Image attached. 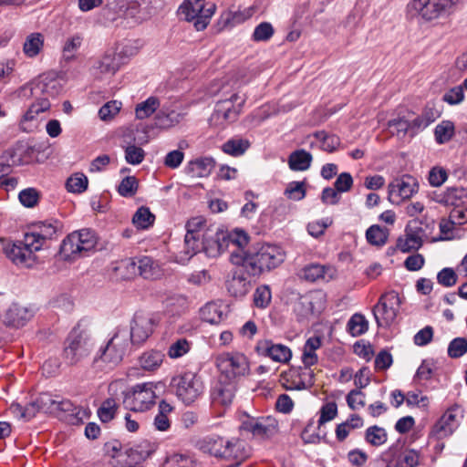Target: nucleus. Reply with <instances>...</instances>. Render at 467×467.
Segmentation results:
<instances>
[{
    "label": "nucleus",
    "instance_id": "obj_1",
    "mask_svg": "<svg viewBox=\"0 0 467 467\" xmlns=\"http://www.w3.org/2000/svg\"><path fill=\"white\" fill-rule=\"evenodd\" d=\"M285 259V251L280 246L274 244H263L253 253L236 254L233 252L230 256L234 265L243 266L253 276L275 269L284 263Z\"/></svg>",
    "mask_w": 467,
    "mask_h": 467
},
{
    "label": "nucleus",
    "instance_id": "obj_2",
    "mask_svg": "<svg viewBox=\"0 0 467 467\" xmlns=\"http://www.w3.org/2000/svg\"><path fill=\"white\" fill-rule=\"evenodd\" d=\"M128 346V331L118 328L107 344L97 351L92 360V368L97 371L113 369L121 362Z\"/></svg>",
    "mask_w": 467,
    "mask_h": 467
},
{
    "label": "nucleus",
    "instance_id": "obj_3",
    "mask_svg": "<svg viewBox=\"0 0 467 467\" xmlns=\"http://www.w3.org/2000/svg\"><path fill=\"white\" fill-rule=\"evenodd\" d=\"M98 237L90 229H81L69 234L62 242L59 254L64 260H73L83 253L95 249Z\"/></svg>",
    "mask_w": 467,
    "mask_h": 467
},
{
    "label": "nucleus",
    "instance_id": "obj_4",
    "mask_svg": "<svg viewBox=\"0 0 467 467\" xmlns=\"http://www.w3.org/2000/svg\"><path fill=\"white\" fill-rule=\"evenodd\" d=\"M92 349L90 336L84 330L74 328L65 340L62 357L67 364L75 366L89 356Z\"/></svg>",
    "mask_w": 467,
    "mask_h": 467
},
{
    "label": "nucleus",
    "instance_id": "obj_5",
    "mask_svg": "<svg viewBox=\"0 0 467 467\" xmlns=\"http://www.w3.org/2000/svg\"><path fill=\"white\" fill-rule=\"evenodd\" d=\"M216 5L205 0H185L179 7V13L188 22H192L197 31L207 27L214 15Z\"/></svg>",
    "mask_w": 467,
    "mask_h": 467
},
{
    "label": "nucleus",
    "instance_id": "obj_6",
    "mask_svg": "<svg viewBox=\"0 0 467 467\" xmlns=\"http://www.w3.org/2000/svg\"><path fill=\"white\" fill-rule=\"evenodd\" d=\"M215 364L221 372L220 377L235 380L249 374L250 366L245 355L240 352H224L218 355Z\"/></svg>",
    "mask_w": 467,
    "mask_h": 467
},
{
    "label": "nucleus",
    "instance_id": "obj_7",
    "mask_svg": "<svg viewBox=\"0 0 467 467\" xmlns=\"http://www.w3.org/2000/svg\"><path fill=\"white\" fill-rule=\"evenodd\" d=\"M457 1L411 0L407 5V14L410 18L421 17L426 21H431L444 15Z\"/></svg>",
    "mask_w": 467,
    "mask_h": 467
},
{
    "label": "nucleus",
    "instance_id": "obj_8",
    "mask_svg": "<svg viewBox=\"0 0 467 467\" xmlns=\"http://www.w3.org/2000/svg\"><path fill=\"white\" fill-rule=\"evenodd\" d=\"M171 386L179 400L186 405L193 403L203 392V384L194 372L187 371L171 379Z\"/></svg>",
    "mask_w": 467,
    "mask_h": 467
},
{
    "label": "nucleus",
    "instance_id": "obj_9",
    "mask_svg": "<svg viewBox=\"0 0 467 467\" xmlns=\"http://www.w3.org/2000/svg\"><path fill=\"white\" fill-rule=\"evenodd\" d=\"M152 382L137 384L124 394L125 407L133 411L149 410L155 402L156 394Z\"/></svg>",
    "mask_w": 467,
    "mask_h": 467
},
{
    "label": "nucleus",
    "instance_id": "obj_10",
    "mask_svg": "<svg viewBox=\"0 0 467 467\" xmlns=\"http://www.w3.org/2000/svg\"><path fill=\"white\" fill-rule=\"evenodd\" d=\"M401 300L395 291L383 294L373 307V315L379 327H389L396 319Z\"/></svg>",
    "mask_w": 467,
    "mask_h": 467
},
{
    "label": "nucleus",
    "instance_id": "obj_11",
    "mask_svg": "<svg viewBox=\"0 0 467 467\" xmlns=\"http://www.w3.org/2000/svg\"><path fill=\"white\" fill-rule=\"evenodd\" d=\"M244 103V99L240 98L237 93L233 94L229 99L218 101L210 118L211 123L224 126L235 121Z\"/></svg>",
    "mask_w": 467,
    "mask_h": 467
},
{
    "label": "nucleus",
    "instance_id": "obj_12",
    "mask_svg": "<svg viewBox=\"0 0 467 467\" xmlns=\"http://www.w3.org/2000/svg\"><path fill=\"white\" fill-rule=\"evenodd\" d=\"M157 322L151 314L142 311L136 312L131 322L129 343L140 346L152 335Z\"/></svg>",
    "mask_w": 467,
    "mask_h": 467
},
{
    "label": "nucleus",
    "instance_id": "obj_13",
    "mask_svg": "<svg viewBox=\"0 0 467 467\" xmlns=\"http://www.w3.org/2000/svg\"><path fill=\"white\" fill-rule=\"evenodd\" d=\"M389 200L399 204L402 201L410 199L419 190V184L413 176L403 175L396 178L389 184Z\"/></svg>",
    "mask_w": 467,
    "mask_h": 467
},
{
    "label": "nucleus",
    "instance_id": "obj_14",
    "mask_svg": "<svg viewBox=\"0 0 467 467\" xmlns=\"http://www.w3.org/2000/svg\"><path fill=\"white\" fill-rule=\"evenodd\" d=\"M313 371L302 368H290L280 375V383L288 390H302L313 384Z\"/></svg>",
    "mask_w": 467,
    "mask_h": 467
},
{
    "label": "nucleus",
    "instance_id": "obj_15",
    "mask_svg": "<svg viewBox=\"0 0 467 467\" xmlns=\"http://www.w3.org/2000/svg\"><path fill=\"white\" fill-rule=\"evenodd\" d=\"M241 428L251 432L254 437L268 439L277 432L278 422L272 416L249 418L243 421Z\"/></svg>",
    "mask_w": 467,
    "mask_h": 467
},
{
    "label": "nucleus",
    "instance_id": "obj_16",
    "mask_svg": "<svg viewBox=\"0 0 467 467\" xmlns=\"http://www.w3.org/2000/svg\"><path fill=\"white\" fill-rule=\"evenodd\" d=\"M255 351L259 356L279 363H288L292 358V350L289 347L281 343H275L271 339L259 340Z\"/></svg>",
    "mask_w": 467,
    "mask_h": 467
},
{
    "label": "nucleus",
    "instance_id": "obj_17",
    "mask_svg": "<svg viewBox=\"0 0 467 467\" xmlns=\"http://www.w3.org/2000/svg\"><path fill=\"white\" fill-rule=\"evenodd\" d=\"M187 233L184 237V253L189 257L201 252L204 222L201 218H192L187 224Z\"/></svg>",
    "mask_w": 467,
    "mask_h": 467
},
{
    "label": "nucleus",
    "instance_id": "obj_18",
    "mask_svg": "<svg viewBox=\"0 0 467 467\" xmlns=\"http://www.w3.org/2000/svg\"><path fill=\"white\" fill-rule=\"evenodd\" d=\"M225 249H227V244L223 237V231L203 229L201 252H203L208 257L215 258Z\"/></svg>",
    "mask_w": 467,
    "mask_h": 467
},
{
    "label": "nucleus",
    "instance_id": "obj_19",
    "mask_svg": "<svg viewBox=\"0 0 467 467\" xmlns=\"http://www.w3.org/2000/svg\"><path fill=\"white\" fill-rule=\"evenodd\" d=\"M30 89L34 98L47 99L49 101L61 93L62 86L57 79L43 75L31 83Z\"/></svg>",
    "mask_w": 467,
    "mask_h": 467
},
{
    "label": "nucleus",
    "instance_id": "obj_20",
    "mask_svg": "<svg viewBox=\"0 0 467 467\" xmlns=\"http://www.w3.org/2000/svg\"><path fill=\"white\" fill-rule=\"evenodd\" d=\"M34 317L32 307L12 303L3 316V323L13 328L24 327Z\"/></svg>",
    "mask_w": 467,
    "mask_h": 467
},
{
    "label": "nucleus",
    "instance_id": "obj_21",
    "mask_svg": "<svg viewBox=\"0 0 467 467\" xmlns=\"http://www.w3.org/2000/svg\"><path fill=\"white\" fill-rule=\"evenodd\" d=\"M236 381L219 377L212 389L211 399L213 403L227 407L232 404L236 392Z\"/></svg>",
    "mask_w": 467,
    "mask_h": 467
},
{
    "label": "nucleus",
    "instance_id": "obj_22",
    "mask_svg": "<svg viewBox=\"0 0 467 467\" xmlns=\"http://www.w3.org/2000/svg\"><path fill=\"white\" fill-rule=\"evenodd\" d=\"M249 276L252 275L243 266L235 269L226 280L227 291L234 297L246 295L251 285Z\"/></svg>",
    "mask_w": 467,
    "mask_h": 467
},
{
    "label": "nucleus",
    "instance_id": "obj_23",
    "mask_svg": "<svg viewBox=\"0 0 467 467\" xmlns=\"http://www.w3.org/2000/svg\"><path fill=\"white\" fill-rule=\"evenodd\" d=\"M434 201L444 206L460 208L467 202V189L463 187H451L437 194Z\"/></svg>",
    "mask_w": 467,
    "mask_h": 467
},
{
    "label": "nucleus",
    "instance_id": "obj_24",
    "mask_svg": "<svg viewBox=\"0 0 467 467\" xmlns=\"http://www.w3.org/2000/svg\"><path fill=\"white\" fill-rule=\"evenodd\" d=\"M422 229H412L407 226L405 234L397 239L396 246L402 253H410L419 250L422 244Z\"/></svg>",
    "mask_w": 467,
    "mask_h": 467
},
{
    "label": "nucleus",
    "instance_id": "obj_25",
    "mask_svg": "<svg viewBox=\"0 0 467 467\" xmlns=\"http://www.w3.org/2000/svg\"><path fill=\"white\" fill-rule=\"evenodd\" d=\"M251 454V449L244 441L233 438L227 441L226 450L224 451V460L234 461V465L238 466L245 461Z\"/></svg>",
    "mask_w": 467,
    "mask_h": 467
},
{
    "label": "nucleus",
    "instance_id": "obj_26",
    "mask_svg": "<svg viewBox=\"0 0 467 467\" xmlns=\"http://www.w3.org/2000/svg\"><path fill=\"white\" fill-rule=\"evenodd\" d=\"M462 417V410L459 405L448 409L438 421L436 427L444 435H451L460 423Z\"/></svg>",
    "mask_w": 467,
    "mask_h": 467
},
{
    "label": "nucleus",
    "instance_id": "obj_27",
    "mask_svg": "<svg viewBox=\"0 0 467 467\" xmlns=\"http://www.w3.org/2000/svg\"><path fill=\"white\" fill-rule=\"evenodd\" d=\"M215 166V161L212 157H201L189 161L187 172L194 178L208 177Z\"/></svg>",
    "mask_w": 467,
    "mask_h": 467
},
{
    "label": "nucleus",
    "instance_id": "obj_28",
    "mask_svg": "<svg viewBox=\"0 0 467 467\" xmlns=\"http://www.w3.org/2000/svg\"><path fill=\"white\" fill-rule=\"evenodd\" d=\"M121 67V61L118 59L115 51H107L96 61L94 68L100 75H114Z\"/></svg>",
    "mask_w": 467,
    "mask_h": 467
},
{
    "label": "nucleus",
    "instance_id": "obj_29",
    "mask_svg": "<svg viewBox=\"0 0 467 467\" xmlns=\"http://www.w3.org/2000/svg\"><path fill=\"white\" fill-rule=\"evenodd\" d=\"M4 252L6 257L16 265L26 264L33 260L30 252L25 248L21 241L6 244Z\"/></svg>",
    "mask_w": 467,
    "mask_h": 467
},
{
    "label": "nucleus",
    "instance_id": "obj_30",
    "mask_svg": "<svg viewBox=\"0 0 467 467\" xmlns=\"http://www.w3.org/2000/svg\"><path fill=\"white\" fill-rule=\"evenodd\" d=\"M227 439L220 436H211L203 439L201 442V449L216 458L224 459V451L227 446Z\"/></svg>",
    "mask_w": 467,
    "mask_h": 467
},
{
    "label": "nucleus",
    "instance_id": "obj_31",
    "mask_svg": "<svg viewBox=\"0 0 467 467\" xmlns=\"http://www.w3.org/2000/svg\"><path fill=\"white\" fill-rule=\"evenodd\" d=\"M223 237H225L227 249H231V254L233 252L236 254L246 253L244 248L247 245L249 237L244 231L236 229L231 233L223 232Z\"/></svg>",
    "mask_w": 467,
    "mask_h": 467
},
{
    "label": "nucleus",
    "instance_id": "obj_32",
    "mask_svg": "<svg viewBox=\"0 0 467 467\" xmlns=\"http://www.w3.org/2000/svg\"><path fill=\"white\" fill-rule=\"evenodd\" d=\"M156 451V445L148 441H141L126 450V455L131 462H141L148 459Z\"/></svg>",
    "mask_w": 467,
    "mask_h": 467
},
{
    "label": "nucleus",
    "instance_id": "obj_33",
    "mask_svg": "<svg viewBox=\"0 0 467 467\" xmlns=\"http://www.w3.org/2000/svg\"><path fill=\"white\" fill-rule=\"evenodd\" d=\"M313 157L305 150H296L288 157V166L292 171H303L309 169Z\"/></svg>",
    "mask_w": 467,
    "mask_h": 467
},
{
    "label": "nucleus",
    "instance_id": "obj_34",
    "mask_svg": "<svg viewBox=\"0 0 467 467\" xmlns=\"http://www.w3.org/2000/svg\"><path fill=\"white\" fill-rule=\"evenodd\" d=\"M9 410L14 417L25 421H29L40 412L36 399L32 400L25 406L20 403H12Z\"/></svg>",
    "mask_w": 467,
    "mask_h": 467
},
{
    "label": "nucleus",
    "instance_id": "obj_35",
    "mask_svg": "<svg viewBox=\"0 0 467 467\" xmlns=\"http://www.w3.org/2000/svg\"><path fill=\"white\" fill-rule=\"evenodd\" d=\"M37 234L45 242L46 240H51L56 238L58 234L62 233L63 224L57 219H48L37 223L36 224Z\"/></svg>",
    "mask_w": 467,
    "mask_h": 467
},
{
    "label": "nucleus",
    "instance_id": "obj_36",
    "mask_svg": "<svg viewBox=\"0 0 467 467\" xmlns=\"http://www.w3.org/2000/svg\"><path fill=\"white\" fill-rule=\"evenodd\" d=\"M164 357L161 351L150 349L142 353L139 358V363L144 370L152 371L161 367Z\"/></svg>",
    "mask_w": 467,
    "mask_h": 467
},
{
    "label": "nucleus",
    "instance_id": "obj_37",
    "mask_svg": "<svg viewBox=\"0 0 467 467\" xmlns=\"http://www.w3.org/2000/svg\"><path fill=\"white\" fill-rule=\"evenodd\" d=\"M84 36L80 33L74 34L67 37L64 43L62 54L66 61H72L77 57L78 50L83 44Z\"/></svg>",
    "mask_w": 467,
    "mask_h": 467
},
{
    "label": "nucleus",
    "instance_id": "obj_38",
    "mask_svg": "<svg viewBox=\"0 0 467 467\" xmlns=\"http://www.w3.org/2000/svg\"><path fill=\"white\" fill-rule=\"evenodd\" d=\"M137 274L145 279H153L160 275L159 265L150 257L144 256L137 261Z\"/></svg>",
    "mask_w": 467,
    "mask_h": 467
},
{
    "label": "nucleus",
    "instance_id": "obj_39",
    "mask_svg": "<svg viewBox=\"0 0 467 467\" xmlns=\"http://www.w3.org/2000/svg\"><path fill=\"white\" fill-rule=\"evenodd\" d=\"M249 147L250 142L248 140L233 138L222 145V150L226 154L237 157L243 155Z\"/></svg>",
    "mask_w": 467,
    "mask_h": 467
},
{
    "label": "nucleus",
    "instance_id": "obj_40",
    "mask_svg": "<svg viewBox=\"0 0 467 467\" xmlns=\"http://www.w3.org/2000/svg\"><path fill=\"white\" fill-rule=\"evenodd\" d=\"M201 317L207 323L218 324L224 319L225 314L221 306L216 303H208L201 308Z\"/></svg>",
    "mask_w": 467,
    "mask_h": 467
},
{
    "label": "nucleus",
    "instance_id": "obj_41",
    "mask_svg": "<svg viewBox=\"0 0 467 467\" xmlns=\"http://www.w3.org/2000/svg\"><path fill=\"white\" fill-rule=\"evenodd\" d=\"M368 329V322L362 314L356 313L348 321L347 330L352 337H359Z\"/></svg>",
    "mask_w": 467,
    "mask_h": 467
},
{
    "label": "nucleus",
    "instance_id": "obj_42",
    "mask_svg": "<svg viewBox=\"0 0 467 467\" xmlns=\"http://www.w3.org/2000/svg\"><path fill=\"white\" fill-rule=\"evenodd\" d=\"M44 45V37L40 33H32L26 38L23 50L29 57H34L39 54Z\"/></svg>",
    "mask_w": 467,
    "mask_h": 467
},
{
    "label": "nucleus",
    "instance_id": "obj_43",
    "mask_svg": "<svg viewBox=\"0 0 467 467\" xmlns=\"http://www.w3.org/2000/svg\"><path fill=\"white\" fill-rule=\"evenodd\" d=\"M155 216L150 209L144 206L140 207L132 218V223L137 228L147 229L153 224Z\"/></svg>",
    "mask_w": 467,
    "mask_h": 467
},
{
    "label": "nucleus",
    "instance_id": "obj_44",
    "mask_svg": "<svg viewBox=\"0 0 467 467\" xmlns=\"http://www.w3.org/2000/svg\"><path fill=\"white\" fill-rule=\"evenodd\" d=\"M160 106V101L155 97H150L145 101L138 104L135 109L136 117L143 119L153 114Z\"/></svg>",
    "mask_w": 467,
    "mask_h": 467
},
{
    "label": "nucleus",
    "instance_id": "obj_45",
    "mask_svg": "<svg viewBox=\"0 0 467 467\" xmlns=\"http://www.w3.org/2000/svg\"><path fill=\"white\" fill-rule=\"evenodd\" d=\"M435 140L439 144L451 140L454 135V125L451 121L444 120L438 124L434 130Z\"/></svg>",
    "mask_w": 467,
    "mask_h": 467
},
{
    "label": "nucleus",
    "instance_id": "obj_46",
    "mask_svg": "<svg viewBox=\"0 0 467 467\" xmlns=\"http://www.w3.org/2000/svg\"><path fill=\"white\" fill-rule=\"evenodd\" d=\"M182 118L183 115L175 110H171L169 112L161 110L156 116L157 123L162 129H169L177 125L181 122Z\"/></svg>",
    "mask_w": 467,
    "mask_h": 467
},
{
    "label": "nucleus",
    "instance_id": "obj_47",
    "mask_svg": "<svg viewBox=\"0 0 467 467\" xmlns=\"http://www.w3.org/2000/svg\"><path fill=\"white\" fill-rule=\"evenodd\" d=\"M388 126L390 133L400 139L404 138L407 134L410 135V125L408 122V118L405 116L398 117L389 120Z\"/></svg>",
    "mask_w": 467,
    "mask_h": 467
},
{
    "label": "nucleus",
    "instance_id": "obj_48",
    "mask_svg": "<svg viewBox=\"0 0 467 467\" xmlns=\"http://www.w3.org/2000/svg\"><path fill=\"white\" fill-rule=\"evenodd\" d=\"M314 136L321 142L322 150L333 152L340 145V139L337 135H329L324 130L315 132Z\"/></svg>",
    "mask_w": 467,
    "mask_h": 467
},
{
    "label": "nucleus",
    "instance_id": "obj_49",
    "mask_svg": "<svg viewBox=\"0 0 467 467\" xmlns=\"http://www.w3.org/2000/svg\"><path fill=\"white\" fill-rule=\"evenodd\" d=\"M366 238L370 244L382 246L387 242L388 232L379 225H372L367 230Z\"/></svg>",
    "mask_w": 467,
    "mask_h": 467
},
{
    "label": "nucleus",
    "instance_id": "obj_50",
    "mask_svg": "<svg viewBox=\"0 0 467 467\" xmlns=\"http://www.w3.org/2000/svg\"><path fill=\"white\" fill-rule=\"evenodd\" d=\"M51 104L47 99L36 98V101L31 104L29 109L23 116V120H33L39 113L45 112L49 109Z\"/></svg>",
    "mask_w": 467,
    "mask_h": 467
},
{
    "label": "nucleus",
    "instance_id": "obj_51",
    "mask_svg": "<svg viewBox=\"0 0 467 467\" xmlns=\"http://www.w3.org/2000/svg\"><path fill=\"white\" fill-rule=\"evenodd\" d=\"M88 178L82 173H76L69 177L66 182V188L69 192L81 193L88 188Z\"/></svg>",
    "mask_w": 467,
    "mask_h": 467
},
{
    "label": "nucleus",
    "instance_id": "obj_52",
    "mask_svg": "<svg viewBox=\"0 0 467 467\" xmlns=\"http://www.w3.org/2000/svg\"><path fill=\"white\" fill-rule=\"evenodd\" d=\"M21 242L25 248L30 252V256L33 260L35 257L34 253L39 251L45 243L37 232L26 233Z\"/></svg>",
    "mask_w": 467,
    "mask_h": 467
},
{
    "label": "nucleus",
    "instance_id": "obj_53",
    "mask_svg": "<svg viewBox=\"0 0 467 467\" xmlns=\"http://www.w3.org/2000/svg\"><path fill=\"white\" fill-rule=\"evenodd\" d=\"M366 441L373 446H380L387 441V432L381 427L371 426L366 431Z\"/></svg>",
    "mask_w": 467,
    "mask_h": 467
},
{
    "label": "nucleus",
    "instance_id": "obj_54",
    "mask_svg": "<svg viewBox=\"0 0 467 467\" xmlns=\"http://www.w3.org/2000/svg\"><path fill=\"white\" fill-rule=\"evenodd\" d=\"M125 161L131 165L140 164L145 158V151L142 148L134 144L128 145L124 148Z\"/></svg>",
    "mask_w": 467,
    "mask_h": 467
},
{
    "label": "nucleus",
    "instance_id": "obj_55",
    "mask_svg": "<svg viewBox=\"0 0 467 467\" xmlns=\"http://www.w3.org/2000/svg\"><path fill=\"white\" fill-rule=\"evenodd\" d=\"M325 269L324 266L318 264H311L306 265L301 271V278L315 282L320 278H324Z\"/></svg>",
    "mask_w": 467,
    "mask_h": 467
},
{
    "label": "nucleus",
    "instance_id": "obj_56",
    "mask_svg": "<svg viewBox=\"0 0 467 467\" xmlns=\"http://www.w3.org/2000/svg\"><path fill=\"white\" fill-rule=\"evenodd\" d=\"M467 352V339L455 337L448 346V356L451 358H459Z\"/></svg>",
    "mask_w": 467,
    "mask_h": 467
},
{
    "label": "nucleus",
    "instance_id": "obj_57",
    "mask_svg": "<svg viewBox=\"0 0 467 467\" xmlns=\"http://www.w3.org/2000/svg\"><path fill=\"white\" fill-rule=\"evenodd\" d=\"M38 405V410L43 413L56 412L57 399L49 393H41L35 398Z\"/></svg>",
    "mask_w": 467,
    "mask_h": 467
},
{
    "label": "nucleus",
    "instance_id": "obj_58",
    "mask_svg": "<svg viewBox=\"0 0 467 467\" xmlns=\"http://www.w3.org/2000/svg\"><path fill=\"white\" fill-rule=\"evenodd\" d=\"M191 349V343L185 338H180L171 344L168 349V356L171 358H179L187 354Z\"/></svg>",
    "mask_w": 467,
    "mask_h": 467
},
{
    "label": "nucleus",
    "instance_id": "obj_59",
    "mask_svg": "<svg viewBox=\"0 0 467 467\" xmlns=\"http://www.w3.org/2000/svg\"><path fill=\"white\" fill-rule=\"evenodd\" d=\"M138 190V181L134 176L125 177L118 187L119 193L123 197H132Z\"/></svg>",
    "mask_w": 467,
    "mask_h": 467
},
{
    "label": "nucleus",
    "instance_id": "obj_60",
    "mask_svg": "<svg viewBox=\"0 0 467 467\" xmlns=\"http://www.w3.org/2000/svg\"><path fill=\"white\" fill-rule=\"evenodd\" d=\"M116 410V401L113 399H107L98 410V416L102 422H109L114 418Z\"/></svg>",
    "mask_w": 467,
    "mask_h": 467
},
{
    "label": "nucleus",
    "instance_id": "obj_61",
    "mask_svg": "<svg viewBox=\"0 0 467 467\" xmlns=\"http://www.w3.org/2000/svg\"><path fill=\"white\" fill-rule=\"evenodd\" d=\"M274 32L270 23L262 22L254 28L252 38L255 42L267 41L273 36Z\"/></svg>",
    "mask_w": 467,
    "mask_h": 467
},
{
    "label": "nucleus",
    "instance_id": "obj_62",
    "mask_svg": "<svg viewBox=\"0 0 467 467\" xmlns=\"http://www.w3.org/2000/svg\"><path fill=\"white\" fill-rule=\"evenodd\" d=\"M285 195L294 201H301L306 196L305 183L303 182H292L285 190Z\"/></svg>",
    "mask_w": 467,
    "mask_h": 467
},
{
    "label": "nucleus",
    "instance_id": "obj_63",
    "mask_svg": "<svg viewBox=\"0 0 467 467\" xmlns=\"http://www.w3.org/2000/svg\"><path fill=\"white\" fill-rule=\"evenodd\" d=\"M18 199L23 206L32 208L37 204L39 193L35 188H27L19 192Z\"/></svg>",
    "mask_w": 467,
    "mask_h": 467
},
{
    "label": "nucleus",
    "instance_id": "obj_64",
    "mask_svg": "<svg viewBox=\"0 0 467 467\" xmlns=\"http://www.w3.org/2000/svg\"><path fill=\"white\" fill-rule=\"evenodd\" d=\"M420 463V454L415 450L405 451L397 462V467H417Z\"/></svg>",
    "mask_w": 467,
    "mask_h": 467
}]
</instances>
